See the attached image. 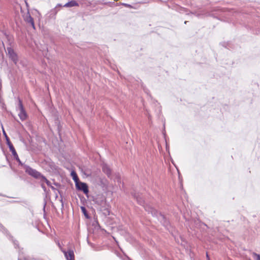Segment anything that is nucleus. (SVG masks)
Wrapping results in <instances>:
<instances>
[{
	"label": "nucleus",
	"instance_id": "nucleus-1",
	"mask_svg": "<svg viewBox=\"0 0 260 260\" xmlns=\"http://www.w3.org/2000/svg\"><path fill=\"white\" fill-rule=\"evenodd\" d=\"M19 107L20 109V112L18 114L20 119L21 120H25L27 117V115L26 111L23 107L22 101L19 99Z\"/></svg>",
	"mask_w": 260,
	"mask_h": 260
},
{
	"label": "nucleus",
	"instance_id": "nucleus-2",
	"mask_svg": "<svg viewBox=\"0 0 260 260\" xmlns=\"http://www.w3.org/2000/svg\"><path fill=\"white\" fill-rule=\"evenodd\" d=\"M76 188L78 190H82L85 194H87L89 190L88 187L86 183L82 182H78L75 184Z\"/></svg>",
	"mask_w": 260,
	"mask_h": 260
},
{
	"label": "nucleus",
	"instance_id": "nucleus-3",
	"mask_svg": "<svg viewBox=\"0 0 260 260\" xmlns=\"http://www.w3.org/2000/svg\"><path fill=\"white\" fill-rule=\"evenodd\" d=\"M7 54L15 64H16L18 61L17 55L11 47L7 48Z\"/></svg>",
	"mask_w": 260,
	"mask_h": 260
},
{
	"label": "nucleus",
	"instance_id": "nucleus-4",
	"mask_svg": "<svg viewBox=\"0 0 260 260\" xmlns=\"http://www.w3.org/2000/svg\"><path fill=\"white\" fill-rule=\"evenodd\" d=\"M40 181V182L41 183V186L44 189L45 188V187L44 186V183L45 182L47 185L49 186H51V182L44 176H43L41 174L40 175V177L38 178Z\"/></svg>",
	"mask_w": 260,
	"mask_h": 260
},
{
	"label": "nucleus",
	"instance_id": "nucleus-5",
	"mask_svg": "<svg viewBox=\"0 0 260 260\" xmlns=\"http://www.w3.org/2000/svg\"><path fill=\"white\" fill-rule=\"evenodd\" d=\"M62 252L64 253L67 260H75L74 253L73 250H69L68 252L62 250Z\"/></svg>",
	"mask_w": 260,
	"mask_h": 260
},
{
	"label": "nucleus",
	"instance_id": "nucleus-6",
	"mask_svg": "<svg viewBox=\"0 0 260 260\" xmlns=\"http://www.w3.org/2000/svg\"><path fill=\"white\" fill-rule=\"evenodd\" d=\"M26 172L34 178L38 179L41 174V173L36 170L31 168H28L26 170Z\"/></svg>",
	"mask_w": 260,
	"mask_h": 260
},
{
	"label": "nucleus",
	"instance_id": "nucleus-7",
	"mask_svg": "<svg viewBox=\"0 0 260 260\" xmlns=\"http://www.w3.org/2000/svg\"><path fill=\"white\" fill-rule=\"evenodd\" d=\"M25 20L27 23H29L34 28H35V23L34 19L29 14L27 15L26 16Z\"/></svg>",
	"mask_w": 260,
	"mask_h": 260
},
{
	"label": "nucleus",
	"instance_id": "nucleus-8",
	"mask_svg": "<svg viewBox=\"0 0 260 260\" xmlns=\"http://www.w3.org/2000/svg\"><path fill=\"white\" fill-rule=\"evenodd\" d=\"M10 151H11L12 155L14 156V158L19 162L20 161V159L18 157V155L14 147L13 146H11L9 148Z\"/></svg>",
	"mask_w": 260,
	"mask_h": 260
},
{
	"label": "nucleus",
	"instance_id": "nucleus-9",
	"mask_svg": "<svg viewBox=\"0 0 260 260\" xmlns=\"http://www.w3.org/2000/svg\"><path fill=\"white\" fill-rule=\"evenodd\" d=\"M78 6H79V5H78V3H77L75 1H72L71 2H69L67 3H66L63 6V7H73Z\"/></svg>",
	"mask_w": 260,
	"mask_h": 260
},
{
	"label": "nucleus",
	"instance_id": "nucleus-10",
	"mask_svg": "<svg viewBox=\"0 0 260 260\" xmlns=\"http://www.w3.org/2000/svg\"><path fill=\"white\" fill-rule=\"evenodd\" d=\"M71 176L72 177L73 179L75 181V184L79 181L78 177L75 172L72 171L71 172Z\"/></svg>",
	"mask_w": 260,
	"mask_h": 260
},
{
	"label": "nucleus",
	"instance_id": "nucleus-11",
	"mask_svg": "<svg viewBox=\"0 0 260 260\" xmlns=\"http://www.w3.org/2000/svg\"><path fill=\"white\" fill-rule=\"evenodd\" d=\"M103 170L108 175H110L111 174V170H110V169L108 166H107L106 165L103 166Z\"/></svg>",
	"mask_w": 260,
	"mask_h": 260
},
{
	"label": "nucleus",
	"instance_id": "nucleus-12",
	"mask_svg": "<svg viewBox=\"0 0 260 260\" xmlns=\"http://www.w3.org/2000/svg\"><path fill=\"white\" fill-rule=\"evenodd\" d=\"M4 133L6 136V140H7V144L8 145L9 148H10L11 147V146H13V144H12V143L11 142L8 137L6 135V133L5 132H4Z\"/></svg>",
	"mask_w": 260,
	"mask_h": 260
},
{
	"label": "nucleus",
	"instance_id": "nucleus-13",
	"mask_svg": "<svg viewBox=\"0 0 260 260\" xmlns=\"http://www.w3.org/2000/svg\"><path fill=\"white\" fill-rule=\"evenodd\" d=\"M252 256L256 260H260V255L259 254H257L256 253H255V252H253Z\"/></svg>",
	"mask_w": 260,
	"mask_h": 260
},
{
	"label": "nucleus",
	"instance_id": "nucleus-14",
	"mask_svg": "<svg viewBox=\"0 0 260 260\" xmlns=\"http://www.w3.org/2000/svg\"><path fill=\"white\" fill-rule=\"evenodd\" d=\"M81 209H82V211H83V212L85 214V215H86V209L84 207H81Z\"/></svg>",
	"mask_w": 260,
	"mask_h": 260
},
{
	"label": "nucleus",
	"instance_id": "nucleus-15",
	"mask_svg": "<svg viewBox=\"0 0 260 260\" xmlns=\"http://www.w3.org/2000/svg\"><path fill=\"white\" fill-rule=\"evenodd\" d=\"M57 245L58 246V247H59V248L61 249V250L62 251V250H63L62 248V247L61 246L60 243L59 242H58L57 243Z\"/></svg>",
	"mask_w": 260,
	"mask_h": 260
},
{
	"label": "nucleus",
	"instance_id": "nucleus-16",
	"mask_svg": "<svg viewBox=\"0 0 260 260\" xmlns=\"http://www.w3.org/2000/svg\"><path fill=\"white\" fill-rule=\"evenodd\" d=\"M206 257H207V259H208V257H209L208 253H206Z\"/></svg>",
	"mask_w": 260,
	"mask_h": 260
},
{
	"label": "nucleus",
	"instance_id": "nucleus-17",
	"mask_svg": "<svg viewBox=\"0 0 260 260\" xmlns=\"http://www.w3.org/2000/svg\"><path fill=\"white\" fill-rule=\"evenodd\" d=\"M207 260H210V258H209V257H208V259H207Z\"/></svg>",
	"mask_w": 260,
	"mask_h": 260
}]
</instances>
